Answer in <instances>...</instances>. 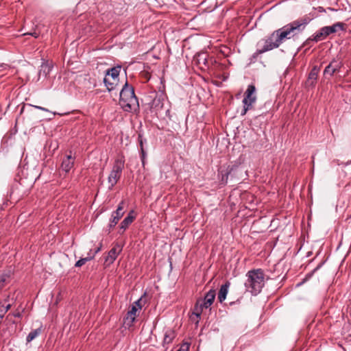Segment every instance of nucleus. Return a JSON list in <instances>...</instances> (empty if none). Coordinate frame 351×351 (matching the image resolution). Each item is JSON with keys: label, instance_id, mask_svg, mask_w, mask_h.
<instances>
[{"label": "nucleus", "instance_id": "obj_1", "mask_svg": "<svg viewBox=\"0 0 351 351\" xmlns=\"http://www.w3.org/2000/svg\"><path fill=\"white\" fill-rule=\"evenodd\" d=\"M119 104L125 112L136 111L139 108L138 100L134 93V89L127 81L120 91Z\"/></svg>", "mask_w": 351, "mask_h": 351}, {"label": "nucleus", "instance_id": "obj_2", "mask_svg": "<svg viewBox=\"0 0 351 351\" xmlns=\"http://www.w3.org/2000/svg\"><path fill=\"white\" fill-rule=\"evenodd\" d=\"M245 287L252 295H256L261 291L265 285V274L261 269L247 271Z\"/></svg>", "mask_w": 351, "mask_h": 351}, {"label": "nucleus", "instance_id": "obj_3", "mask_svg": "<svg viewBox=\"0 0 351 351\" xmlns=\"http://www.w3.org/2000/svg\"><path fill=\"white\" fill-rule=\"evenodd\" d=\"M215 296V291L210 289L205 294L204 298L197 299L193 310V315H195L197 318L200 319L203 310L210 307Z\"/></svg>", "mask_w": 351, "mask_h": 351}, {"label": "nucleus", "instance_id": "obj_4", "mask_svg": "<svg viewBox=\"0 0 351 351\" xmlns=\"http://www.w3.org/2000/svg\"><path fill=\"white\" fill-rule=\"evenodd\" d=\"M124 167V160L121 158L117 159L113 165L112 169L108 178V181L110 184L109 189H112L114 186L117 183L120 179L123 169Z\"/></svg>", "mask_w": 351, "mask_h": 351}, {"label": "nucleus", "instance_id": "obj_5", "mask_svg": "<svg viewBox=\"0 0 351 351\" xmlns=\"http://www.w3.org/2000/svg\"><path fill=\"white\" fill-rule=\"evenodd\" d=\"M346 25L341 22H337L331 26H326L320 29V32L317 33L313 38V40L318 41L323 40L330 34L337 32L338 30L345 31Z\"/></svg>", "mask_w": 351, "mask_h": 351}, {"label": "nucleus", "instance_id": "obj_6", "mask_svg": "<svg viewBox=\"0 0 351 351\" xmlns=\"http://www.w3.org/2000/svg\"><path fill=\"white\" fill-rule=\"evenodd\" d=\"M274 36V34L273 32L267 38L260 41L258 43L259 48L256 50L255 54H261L278 47L280 44L278 42L276 36Z\"/></svg>", "mask_w": 351, "mask_h": 351}, {"label": "nucleus", "instance_id": "obj_7", "mask_svg": "<svg viewBox=\"0 0 351 351\" xmlns=\"http://www.w3.org/2000/svg\"><path fill=\"white\" fill-rule=\"evenodd\" d=\"M288 24L293 36L298 37L299 35L302 34L306 28L307 16H304Z\"/></svg>", "mask_w": 351, "mask_h": 351}, {"label": "nucleus", "instance_id": "obj_8", "mask_svg": "<svg viewBox=\"0 0 351 351\" xmlns=\"http://www.w3.org/2000/svg\"><path fill=\"white\" fill-rule=\"evenodd\" d=\"M274 36H276V38L278 40V42L280 43V44L282 43L284 39H290L291 38H294L291 30H290L289 24L274 31Z\"/></svg>", "mask_w": 351, "mask_h": 351}, {"label": "nucleus", "instance_id": "obj_9", "mask_svg": "<svg viewBox=\"0 0 351 351\" xmlns=\"http://www.w3.org/2000/svg\"><path fill=\"white\" fill-rule=\"evenodd\" d=\"M123 208H124V202H123V201H121L119 204L117 210L112 213L110 221L109 223L110 229L114 228L117 224L119 219L123 217V215L124 214Z\"/></svg>", "mask_w": 351, "mask_h": 351}, {"label": "nucleus", "instance_id": "obj_10", "mask_svg": "<svg viewBox=\"0 0 351 351\" xmlns=\"http://www.w3.org/2000/svg\"><path fill=\"white\" fill-rule=\"evenodd\" d=\"M256 87L252 84H249L245 93V97L243 99V104H248V106H252L256 101Z\"/></svg>", "mask_w": 351, "mask_h": 351}, {"label": "nucleus", "instance_id": "obj_11", "mask_svg": "<svg viewBox=\"0 0 351 351\" xmlns=\"http://www.w3.org/2000/svg\"><path fill=\"white\" fill-rule=\"evenodd\" d=\"M165 99V96L164 94H156L149 103L151 110L156 112L160 110L163 108Z\"/></svg>", "mask_w": 351, "mask_h": 351}, {"label": "nucleus", "instance_id": "obj_12", "mask_svg": "<svg viewBox=\"0 0 351 351\" xmlns=\"http://www.w3.org/2000/svg\"><path fill=\"white\" fill-rule=\"evenodd\" d=\"M137 307L135 305H132L130 309L127 313L126 316L123 319V326L125 328H130L133 326V323L136 319V313Z\"/></svg>", "mask_w": 351, "mask_h": 351}, {"label": "nucleus", "instance_id": "obj_13", "mask_svg": "<svg viewBox=\"0 0 351 351\" xmlns=\"http://www.w3.org/2000/svg\"><path fill=\"white\" fill-rule=\"evenodd\" d=\"M135 219L134 210H131L128 216L121 221L119 226V233L123 234L128 226L133 222Z\"/></svg>", "mask_w": 351, "mask_h": 351}, {"label": "nucleus", "instance_id": "obj_14", "mask_svg": "<svg viewBox=\"0 0 351 351\" xmlns=\"http://www.w3.org/2000/svg\"><path fill=\"white\" fill-rule=\"evenodd\" d=\"M122 247L117 245L112 247L108 252V255L106 258V261L109 263H112L117 258L118 254L121 252Z\"/></svg>", "mask_w": 351, "mask_h": 351}, {"label": "nucleus", "instance_id": "obj_15", "mask_svg": "<svg viewBox=\"0 0 351 351\" xmlns=\"http://www.w3.org/2000/svg\"><path fill=\"white\" fill-rule=\"evenodd\" d=\"M230 286V282L229 281H226L221 286L217 296V299L220 303H222L226 300Z\"/></svg>", "mask_w": 351, "mask_h": 351}, {"label": "nucleus", "instance_id": "obj_16", "mask_svg": "<svg viewBox=\"0 0 351 351\" xmlns=\"http://www.w3.org/2000/svg\"><path fill=\"white\" fill-rule=\"evenodd\" d=\"M74 160L71 155H67L62 162V169L66 173L69 172L73 167Z\"/></svg>", "mask_w": 351, "mask_h": 351}, {"label": "nucleus", "instance_id": "obj_17", "mask_svg": "<svg viewBox=\"0 0 351 351\" xmlns=\"http://www.w3.org/2000/svg\"><path fill=\"white\" fill-rule=\"evenodd\" d=\"M208 55L206 53H199L196 56V62L197 64L202 67L205 66L208 67Z\"/></svg>", "mask_w": 351, "mask_h": 351}, {"label": "nucleus", "instance_id": "obj_18", "mask_svg": "<svg viewBox=\"0 0 351 351\" xmlns=\"http://www.w3.org/2000/svg\"><path fill=\"white\" fill-rule=\"evenodd\" d=\"M339 62L337 61H333L326 67L324 74L332 75L335 71L339 70Z\"/></svg>", "mask_w": 351, "mask_h": 351}, {"label": "nucleus", "instance_id": "obj_19", "mask_svg": "<svg viewBox=\"0 0 351 351\" xmlns=\"http://www.w3.org/2000/svg\"><path fill=\"white\" fill-rule=\"evenodd\" d=\"M121 67L120 66L112 67L106 71V75H110L113 80H116L121 71Z\"/></svg>", "mask_w": 351, "mask_h": 351}, {"label": "nucleus", "instance_id": "obj_20", "mask_svg": "<svg viewBox=\"0 0 351 351\" xmlns=\"http://www.w3.org/2000/svg\"><path fill=\"white\" fill-rule=\"evenodd\" d=\"M319 71V68L315 66L311 70V73L308 74V80H312L311 84H313V81L316 80Z\"/></svg>", "mask_w": 351, "mask_h": 351}, {"label": "nucleus", "instance_id": "obj_21", "mask_svg": "<svg viewBox=\"0 0 351 351\" xmlns=\"http://www.w3.org/2000/svg\"><path fill=\"white\" fill-rule=\"evenodd\" d=\"M175 337L174 333L171 330L167 331L165 334L164 337V343H170L172 342L173 338Z\"/></svg>", "mask_w": 351, "mask_h": 351}, {"label": "nucleus", "instance_id": "obj_22", "mask_svg": "<svg viewBox=\"0 0 351 351\" xmlns=\"http://www.w3.org/2000/svg\"><path fill=\"white\" fill-rule=\"evenodd\" d=\"M40 333V328H38V329H35L32 331H31L28 335L27 336V342H30L32 341V340H34L39 334Z\"/></svg>", "mask_w": 351, "mask_h": 351}, {"label": "nucleus", "instance_id": "obj_23", "mask_svg": "<svg viewBox=\"0 0 351 351\" xmlns=\"http://www.w3.org/2000/svg\"><path fill=\"white\" fill-rule=\"evenodd\" d=\"M93 258H94V255L92 256H88V257H86V258H80L79 261H77L75 263V266L76 267H80L82 265H84L86 262L92 260Z\"/></svg>", "mask_w": 351, "mask_h": 351}, {"label": "nucleus", "instance_id": "obj_24", "mask_svg": "<svg viewBox=\"0 0 351 351\" xmlns=\"http://www.w3.org/2000/svg\"><path fill=\"white\" fill-rule=\"evenodd\" d=\"M104 82L107 87L108 91H111L114 89L115 84L114 82H110L107 77H104Z\"/></svg>", "mask_w": 351, "mask_h": 351}, {"label": "nucleus", "instance_id": "obj_25", "mask_svg": "<svg viewBox=\"0 0 351 351\" xmlns=\"http://www.w3.org/2000/svg\"><path fill=\"white\" fill-rule=\"evenodd\" d=\"M9 275H8L7 274H3L0 275V289H1L4 287L5 282L7 281Z\"/></svg>", "mask_w": 351, "mask_h": 351}, {"label": "nucleus", "instance_id": "obj_26", "mask_svg": "<svg viewBox=\"0 0 351 351\" xmlns=\"http://www.w3.org/2000/svg\"><path fill=\"white\" fill-rule=\"evenodd\" d=\"M138 141L140 149L142 150V148H144V143H147V140L143 137V135L141 133H139L138 136Z\"/></svg>", "mask_w": 351, "mask_h": 351}, {"label": "nucleus", "instance_id": "obj_27", "mask_svg": "<svg viewBox=\"0 0 351 351\" xmlns=\"http://www.w3.org/2000/svg\"><path fill=\"white\" fill-rule=\"evenodd\" d=\"M32 106L36 109H38V110H43V111H45V112H49L50 113H51L53 115H56L57 114L56 112H51L50 110H49L48 109L44 108V107H42V106ZM58 114H60V115H63L64 114H60V113H58Z\"/></svg>", "mask_w": 351, "mask_h": 351}, {"label": "nucleus", "instance_id": "obj_28", "mask_svg": "<svg viewBox=\"0 0 351 351\" xmlns=\"http://www.w3.org/2000/svg\"><path fill=\"white\" fill-rule=\"evenodd\" d=\"M11 305L10 304H7L6 306L2 305L0 306V314H3V316L4 314L10 308Z\"/></svg>", "mask_w": 351, "mask_h": 351}, {"label": "nucleus", "instance_id": "obj_29", "mask_svg": "<svg viewBox=\"0 0 351 351\" xmlns=\"http://www.w3.org/2000/svg\"><path fill=\"white\" fill-rule=\"evenodd\" d=\"M147 156V153L144 148H142V150H141V162L143 166H145V158Z\"/></svg>", "mask_w": 351, "mask_h": 351}, {"label": "nucleus", "instance_id": "obj_30", "mask_svg": "<svg viewBox=\"0 0 351 351\" xmlns=\"http://www.w3.org/2000/svg\"><path fill=\"white\" fill-rule=\"evenodd\" d=\"M42 68L43 69V73L45 75L49 73L51 70V66L48 64L42 65Z\"/></svg>", "mask_w": 351, "mask_h": 351}, {"label": "nucleus", "instance_id": "obj_31", "mask_svg": "<svg viewBox=\"0 0 351 351\" xmlns=\"http://www.w3.org/2000/svg\"><path fill=\"white\" fill-rule=\"evenodd\" d=\"M141 301H142V298H139L138 300H137L136 302H134L132 305H135L136 307H137V310L138 309H141L142 308V304H141Z\"/></svg>", "mask_w": 351, "mask_h": 351}, {"label": "nucleus", "instance_id": "obj_32", "mask_svg": "<svg viewBox=\"0 0 351 351\" xmlns=\"http://www.w3.org/2000/svg\"><path fill=\"white\" fill-rule=\"evenodd\" d=\"M189 344H183L177 351H189Z\"/></svg>", "mask_w": 351, "mask_h": 351}, {"label": "nucleus", "instance_id": "obj_33", "mask_svg": "<svg viewBox=\"0 0 351 351\" xmlns=\"http://www.w3.org/2000/svg\"><path fill=\"white\" fill-rule=\"evenodd\" d=\"M322 266V263L319 264L309 274L308 273V279L313 275V274L317 271Z\"/></svg>", "mask_w": 351, "mask_h": 351}, {"label": "nucleus", "instance_id": "obj_34", "mask_svg": "<svg viewBox=\"0 0 351 351\" xmlns=\"http://www.w3.org/2000/svg\"><path fill=\"white\" fill-rule=\"evenodd\" d=\"M251 106H248V104H244L243 111L241 112L242 115H244L246 114L247 111L250 109Z\"/></svg>", "mask_w": 351, "mask_h": 351}, {"label": "nucleus", "instance_id": "obj_35", "mask_svg": "<svg viewBox=\"0 0 351 351\" xmlns=\"http://www.w3.org/2000/svg\"><path fill=\"white\" fill-rule=\"evenodd\" d=\"M13 315L16 317H21L22 314L20 312H16L13 314Z\"/></svg>", "mask_w": 351, "mask_h": 351}, {"label": "nucleus", "instance_id": "obj_36", "mask_svg": "<svg viewBox=\"0 0 351 351\" xmlns=\"http://www.w3.org/2000/svg\"><path fill=\"white\" fill-rule=\"evenodd\" d=\"M307 278V276H305V278L303 279L302 282H300V283H298L296 285V288L297 287H299L302 284L304 283V282L306 280V279Z\"/></svg>", "mask_w": 351, "mask_h": 351}, {"label": "nucleus", "instance_id": "obj_37", "mask_svg": "<svg viewBox=\"0 0 351 351\" xmlns=\"http://www.w3.org/2000/svg\"><path fill=\"white\" fill-rule=\"evenodd\" d=\"M29 34L32 35V36H34L35 38H37L38 36V34L36 32L30 33Z\"/></svg>", "mask_w": 351, "mask_h": 351}, {"label": "nucleus", "instance_id": "obj_38", "mask_svg": "<svg viewBox=\"0 0 351 351\" xmlns=\"http://www.w3.org/2000/svg\"><path fill=\"white\" fill-rule=\"evenodd\" d=\"M100 250H101V247H99L97 248V250H96V251H95V254H96V253H97L98 252H99V251H100Z\"/></svg>", "mask_w": 351, "mask_h": 351}, {"label": "nucleus", "instance_id": "obj_39", "mask_svg": "<svg viewBox=\"0 0 351 351\" xmlns=\"http://www.w3.org/2000/svg\"><path fill=\"white\" fill-rule=\"evenodd\" d=\"M2 318H3V314H0V324L1 323Z\"/></svg>", "mask_w": 351, "mask_h": 351}, {"label": "nucleus", "instance_id": "obj_40", "mask_svg": "<svg viewBox=\"0 0 351 351\" xmlns=\"http://www.w3.org/2000/svg\"><path fill=\"white\" fill-rule=\"evenodd\" d=\"M228 174H229V173H228L226 175V179H227V178H228Z\"/></svg>", "mask_w": 351, "mask_h": 351}]
</instances>
